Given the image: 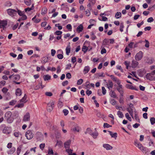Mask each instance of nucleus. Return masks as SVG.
I'll use <instances>...</instances> for the list:
<instances>
[{
	"mask_svg": "<svg viewBox=\"0 0 155 155\" xmlns=\"http://www.w3.org/2000/svg\"><path fill=\"white\" fill-rule=\"evenodd\" d=\"M21 20H25L27 19V16L24 14L23 15L21 16Z\"/></svg>",
	"mask_w": 155,
	"mask_h": 155,
	"instance_id": "60",
	"label": "nucleus"
},
{
	"mask_svg": "<svg viewBox=\"0 0 155 155\" xmlns=\"http://www.w3.org/2000/svg\"><path fill=\"white\" fill-rule=\"evenodd\" d=\"M18 25L19 24L18 23H16L15 25H14L12 27L13 30H15L18 27Z\"/></svg>",
	"mask_w": 155,
	"mask_h": 155,
	"instance_id": "53",
	"label": "nucleus"
},
{
	"mask_svg": "<svg viewBox=\"0 0 155 155\" xmlns=\"http://www.w3.org/2000/svg\"><path fill=\"white\" fill-rule=\"evenodd\" d=\"M111 77L113 80L115 81V82L117 84H120V83L121 82L120 80L114 77L113 75H111Z\"/></svg>",
	"mask_w": 155,
	"mask_h": 155,
	"instance_id": "24",
	"label": "nucleus"
},
{
	"mask_svg": "<svg viewBox=\"0 0 155 155\" xmlns=\"http://www.w3.org/2000/svg\"><path fill=\"white\" fill-rule=\"evenodd\" d=\"M119 101L120 103L121 104H124V101L123 98H120Z\"/></svg>",
	"mask_w": 155,
	"mask_h": 155,
	"instance_id": "63",
	"label": "nucleus"
},
{
	"mask_svg": "<svg viewBox=\"0 0 155 155\" xmlns=\"http://www.w3.org/2000/svg\"><path fill=\"white\" fill-rule=\"evenodd\" d=\"M103 147L107 150H111L113 148V147L107 144H103Z\"/></svg>",
	"mask_w": 155,
	"mask_h": 155,
	"instance_id": "21",
	"label": "nucleus"
},
{
	"mask_svg": "<svg viewBox=\"0 0 155 155\" xmlns=\"http://www.w3.org/2000/svg\"><path fill=\"white\" fill-rule=\"evenodd\" d=\"M109 44V39H105L103 41V44L104 45H108Z\"/></svg>",
	"mask_w": 155,
	"mask_h": 155,
	"instance_id": "32",
	"label": "nucleus"
},
{
	"mask_svg": "<svg viewBox=\"0 0 155 155\" xmlns=\"http://www.w3.org/2000/svg\"><path fill=\"white\" fill-rule=\"evenodd\" d=\"M60 52L61 54H59L57 55V57L59 59H62L63 57V52L61 50H59L58 51V52Z\"/></svg>",
	"mask_w": 155,
	"mask_h": 155,
	"instance_id": "16",
	"label": "nucleus"
},
{
	"mask_svg": "<svg viewBox=\"0 0 155 155\" xmlns=\"http://www.w3.org/2000/svg\"><path fill=\"white\" fill-rule=\"evenodd\" d=\"M85 86L86 87V89H88L91 88V87H94V84L93 83H91L90 84V83L89 82L87 81L85 83Z\"/></svg>",
	"mask_w": 155,
	"mask_h": 155,
	"instance_id": "13",
	"label": "nucleus"
},
{
	"mask_svg": "<svg viewBox=\"0 0 155 155\" xmlns=\"http://www.w3.org/2000/svg\"><path fill=\"white\" fill-rule=\"evenodd\" d=\"M51 77L48 74L44 75L43 76V78L45 81L51 79Z\"/></svg>",
	"mask_w": 155,
	"mask_h": 155,
	"instance_id": "34",
	"label": "nucleus"
},
{
	"mask_svg": "<svg viewBox=\"0 0 155 155\" xmlns=\"http://www.w3.org/2000/svg\"><path fill=\"white\" fill-rule=\"evenodd\" d=\"M83 29V25L81 24H80L79 25L77 28V31L78 33H80L82 31Z\"/></svg>",
	"mask_w": 155,
	"mask_h": 155,
	"instance_id": "18",
	"label": "nucleus"
},
{
	"mask_svg": "<svg viewBox=\"0 0 155 155\" xmlns=\"http://www.w3.org/2000/svg\"><path fill=\"white\" fill-rule=\"evenodd\" d=\"M108 88L109 89H111L113 87V84L112 82L109 81L108 83L107 84Z\"/></svg>",
	"mask_w": 155,
	"mask_h": 155,
	"instance_id": "36",
	"label": "nucleus"
},
{
	"mask_svg": "<svg viewBox=\"0 0 155 155\" xmlns=\"http://www.w3.org/2000/svg\"><path fill=\"white\" fill-rule=\"evenodd\" d=\"M36 16L35 15L34 17L32 19V20L34 21V22L35 23H38L39 22L41 21V19L39 18H36Z\"/></svg>",
	"mask_w": 155,
	"mask_h": 155,
	"instance_id": "28",
	"label": "nucleus"
},
{
	"mask_svg": "<svg viewBox=\"0 0 155 155\" xmlns=\"http://www.w3.org/2000/svg\"><path fill=\"white\" fill-rule=\"evenodd\" d=\"M90 42L87 41H86L84 43L82 48V51L84 53H86L88 50L90 51L92 49V47L90 46Z\"/></svg>",
	"mask_w": 155,
	"mask_h": 155,
	"instance_id": "1",
	"label": "nucleus"
},
{
	"mask_svg": "<svg viewBox=\"0 0 155 155\" xmlns=\"http://www.w3.org/2000/svg\"><path fill=\"white\" fill-rule=\"evenodd\" d=\"M102 93L103 95H105L106 93V90L104 87H102Z\"/></svg>",
	"mask_w": 155,
	"mask_h": 155,
	"instance_id": "55",
	"label": "nucleus"
},
{
	"mask_svg": "<svg viewBox=\"0 0 155 155\" xmlns=\"http://www.w3.org/2000/svg\"><path fill=\"white\" fill-rule=\"evenodd\" d=\"M117 114L118 116L120 118H122L124 116V115H123V114L122 112L120 111H118L117 112Z\"/></svg>",
	"mask_w": 155,
	"mask_h": 155,
	"instance_id": "39",
	"label": "nucleus"
},
{
	"mask_svg": "<svg viewBox=\"0 0 155 155\" xmlns=\"http://www.w3.org/2000/svg\"><path fill=\"white\" fill-rule=\"evenodd\" d=\"M54 107V103L52 101H50L47 104V109L48 111H52Z\"/></svg>",
	"mask_w": 155,
	"mask_h": 155,
	"instance_id": "7",
	"label": "nucleus"
},
{
	"mask_svg": "<svg viewBox=\"0 0 155 155\" xmlns=\"http://www.w3.org/2000/svg\"><path fill=\"white\" fill-rule=\"evenodd\" d=\"M91 135H92L94 138H96L98 136V133L97 132L94 133H91Z\"/></svg>",
	"mask_w": 155,
	"mask_h": 155,
	"instance_id": "54",
	"label": "nucleus"
},
{
	"mask_svg": "<svg viewBox=\"0 0 155 155\" xmlns=\"http://www.w3.org/2000/svg\"><path fill=\"white\" fill-rule=\"evenodd\" d=\"M6 82L5 81H2L0 82V88L4 86Z\"/></svg>",
	"mask_w": 155,
	"mask_h": 155,
	"instance_id": "47",
	"label": "nucleus"
},
{
	"mask_svg": "<svg viewBox=\"0 0 155 155\" xmlns=\"http://www.w3.org/2000/svg\"><path fill=\"white\" fill-rule=\"evenodd\" d=\"M128 106L127 108V110L129 112L130 115L132 117H133V109L134 108V105L131 103H130L128 105Z\"/></svg>",
	"mask_w": 155,
	"mask_h": 155,
	"instance_id": "4",
	"label": "nucleus"
},
{
	"mask_svg": "<svg viewBox=\"0 0 155 155\" xmlns=\"http://www.w3.org/2000/svg\"><path fill=\"white\" fill-rule=\"evenodd\" d=\"M45 146V143H42L40 145L39 147L41 149L43 150Z\"/></svg>",
	"mask_w": 155,
	"mask_h": 155,
	"instance_id": "56",
	"label": "nucleus"
},
{
	"mask_svg": "<svg viewBox=\"0 0 155 155\" xmlns=\"http://www.w3.org/2000/svg\"><path fill=\"white\" fill-rule=\"evenodd\" d=\"M15 151V147H12L8 151V154H13Z\"/></svg>",
	"mask_w": 155,
	"mask_h": 155,
	"instance_id": "27",
	"label": "nucleus"
},
{
	"mask_svg": "<svg viewBox=\"0 0 155 155\" xmlns=\"http://www.w3.org/2000/svg\"><path fill=\"white\" fill-rule=\"evenodd\" d=\"M150 120L151 124L152 125L154 124L155 123V118L154 117H151L150 118Z\"/></svg>",
	"mask_w": 155,
	"mask_h": 155,
	"instance_id": "44",
	"label": "nucleus"
},
{
	"mask_svg": "<svg viewBox=\"0 0 155 155\" xmlns=\"http://www.w3.org/2000/svg\"><path fill=\"white\" fill-rule=\"evenodd\" d=\"M143 55V52L141 51H139L135 55V59L137 61L140 60L142 58Z\"/></svg>",
	"mask_w": 155,
	"mask_h": 155,
	"instance_id": "9",
	"label": "nucleus"
},
{
	"mask_svg": "<svg viewBox=\"0 0 155 155\" xmlns=\"http://www.w3.org/2000/svg\"><path fill=\"white\" fill-rule=\"evenodd\" d=\"M24 106V103L21 102V103L18 104L16 105V107H18V108H21L22 107Z\"/></svg>",
	"mask_w": 155,
	"mask_h": 155,
	"instance_id": "51",
	"label": "nucleus"
},
{
	"mask_svg": "<svg viewBox=\"0 0 155 155\" xmlns=\"http://www.w3.org/2000/svg\"><path fill=\"white\" fill-rule=\"evenodd\" d=\"M110 103L112 105H115L116 104L117 101L114 99H113L111 100Z\"/></svg>",
	"mask_w": 155,
	"mask_h": 155,
	"instance_id": "45",
	"label": "nucleus"
},
{
	"mask_svg": "<svg viewBox=\"0 0 155 155\" xmlns=\"http://www.w3.org/2000/svg\"><path fill=\"white\" fill-rule=\"evenodd\" d=\"M39 56L37 54H34L32 56H31V58H39Z\"/></svg>",
	"mask_w": 155,
	"mask_h": 155,
	"instance_id": "58",
	"label": "nucleus"
},
{
	"mask_svg": "<svg viewBox=\"0 0 155 155\" xmlns=\"http://www.w3.org/2000/svg\"><path fill=\"white\" fill-rule=\"evenodd\" d=\"M25 136L28 139L30 140L33 137V134L31 130H28L25 133Z\"/></svg>",
	"mask_w": 155,
	"mask_h": 155,
	"instance_id": "6",
	"label": "nucleus"
},
{
	"mask_svg": "<svg viewBox=\"0 0 155 155\" xmlns=\"http://www.w3.org/2000/svg\"><path fill=\"white\" fill-rule=\"evenodd\" d=\"M7 12L8 15L12 17L15 16L17 13L16 10L12 9H8L7 10Z\"/></svg>",
	"mask_w": 155,
	"mask_h": 155,
	"instance_id": "5",
	"label": "nucleus"
},
{
	"mask_svg": "<svg viewBox=\"0 0 155 155\" xmlns=\"http://www.w3.org/2000/svg\"><path fill=\"white\" fill-rule=\"evenodd\" d=\"M110 134L111 135L112 137L114 138L115 139H116L117 137V134L116 133H113L111 131H109Z\"/></svg>",
	"mask_w": 155,
	"mask_h": 155,
	"instance_id": "33",
	"label": "nucleus"
},
{
	"mask_svg": "<svg viewBox=\"0 0 155 155\" xmlns=\"http://www.w3.org/2000/svg\"><path fill=\"white\" fill-rule=\"evenodd\" d=\"M124 64L126 66V68L127 69H128V67L129 66L130 63V62L127 61H125Z\"/></svg>",
	"mask_w": 155,
	"mask_h": 155,
	"instance_id": "43",
	"label": "nucleus"
},
{
	"mask_svg": "<svg viewBox=\"0 0 155 155\" xmlns=\"http://www.w3.org/2000/svg\"><path fill=\"white\" fill-rule=\"evenodd\" d=\"M34 7L33 6V5L31 8H28L25 9V12H27V11L29 12L31 11V10L34 9Z\"/></svg>",
	"mask_w": 155,
	"mask_h": 155,
	"instance_id": "40",
	"label": "nucleus"
},
{
	"mask_svg": "<svg viewBox=\"0 0 155 155\" xmlns=\"http://www.w3.org/2000/svg\"><path fill=\"white\" fill-rule=\"evenodd\" d=\"M110 96L113 98H115L117 97V95L115 92L112 90H111L110 92Z\"/></svg>",
	"mask_w": 155,
	"mask_h": 155,
	"instance_id": "29",
	"label": "nucleus"
},
{
	"mask_svg": "<svg viewBox=\"0 0 155 155\" xmlns=\"http://www.w3.org/2000/svg\"><path fill=\"white\" fill-rule=\"evenodd\" d=\"M8 89L5 87L2 89V91L4 94H6L8 91Z\"/></svg>",
	"mask_w": 155,
	"mask_h": 155,
	"instance_id": "50",
	"label": "nucleus"
},
{
	"mask_svg": "<svg viewBox=\"0 0 155 155\" xmlns=\"http://www.w3.org/2000/svg\"><path fill=\"white\" fill-rule=\"evenodd\" d=\"M7 25V21L5 20H0V28L4 29L5 26Z\"/></svg>",
	"mask_w": 155,
	"mask_h": 155,
	"instance_id": "10",
	"label": "nucleus"
},
{
	"mask_svg": "<svg viewBox=\"0 0 155 155\" xmlns=\"http://www.w3.org/2000/svg\"><path fill=\"white\" fill-rule=\"evenodd\" d=\"M155 74V70L151 73L147 74L146 76V78L147 79L150 81H155V76H154Z\"/></svg>",
	"mask_w": 155,
	"mask_h": 155,
	"instance_id": "3",
	"label": "nucleus"
},
{
	"mask_svg": "<svg viewBox=\"0 0 155 155\" xmlns=\"http://www.w3.org/2000/svg\"><path fill=\"white\" fill-rule=\"evenodd\" d=\"M136 147H138L140 150L142 151H144L145 150V148H144L140 143H138Z\"/></svg>",
	"mask_w": 155,
	"mask_h": 155,
	"instance_id": "20",
	"label": "nucleus"
},
{
	"mask_svg": "<svg viewBox=\"0 0 155 155\" xmlns=\"http://www.w3.org/2000/svg\"><path fill=\"white\" fill-rule=\"evenodd\" d=\"M83 82V80L82 79H80L78 81L77 84L78 85H81Z\"/></svg>",
	"mask_w": 155,
	"mask_h": 155,
	"instance_id": "52",
	"label": "nucleus"
},
{
	"mask_svg": "<svg viewBox=\"0 0 155 155\" xmlns=\"http://www.w3.org/2000/svg\"><path fill=\"white\" fill-rule=\"evenodd\" d=\"M59 25V24H55V26L56 27H57L58 28L59 30H60L62 29V26H60Z\"/></svg>",
	"mask_w": 155,
	"mask_h": 155,
	"instance_id": "61",
	"label": "nucleus"
},
{
	"mask_svg": "<svg viewBox=\"0 0 155 155\" xmlns=\"http://www.w3.org/2000/svg\"><path fill=\"white\" fill-rule=\"evenodd\" d=\"M24 2L25 4L27 5H30L31 4V0H24Z\"/></svg>",
	"mask_w": 155,
	"mask_h": 155,
	"instance_id": "37",
	"label": "nucleus"
},
{
	"mask_svg": "<svg viewBox=\"0 0 155 155\" xmlns=\"http://www.w3.org/2000/svg\"><path fill=\"white\" fill-rule=\"evenodd\" d=\"M138 64L139 63L137 61L133 60L132 61L131 66L133 68H136L137 67Z\"/></svg>",
	"mask_w": 155,
	"mask_h": 155,
	"instance_id": "17",
	"label": "nucleus"
},
{
	"mask_svg": "<svg viewBox=\"0 0 155 155\" xmlns=\"http://www.w3.org/2000/svg\"><path fill=\"white\" fill-rule=\"evenodd\" d=\"M90 69V68L89 66H87L85 67L83 70V72L84 73V74H86L89 71Z\"/></svg>",
	"mask_w": 155,
	"mask_h": 155,
	"instance_id": "30",
	"label": "nucleus"
},
{
	"mask_svg": "<svg viewBox=\"0 0 155 155\" xmlns=\"http://www.w3.org/2000/svg\"><path fill=\"white\" fill-rule=\"evenodd\" d=\"M80 130V128L78 126H76L72 129V130L74 132L76 131L78 132H79Z\"/></svg>",
	"mask_w": 155,
	"mask_h": 155,
	"instance_id": "35",
	"label": "nucleus"
},
{
	"mask_svg": "<svg viewBox=\"0 0 155 155\" xmlns=\"http://www.w3.org/2000/svg\"><path fill=\"white\" fill-rule=\"evenodd\" d=\"M62 33V32L60 31H57L55 32L54 33V34L55 35L57 36L55 37L57 40H58L61 38Z\"/></svg>",
	"mask_w": 155,
	"mask_h": 155,
	"instance_id": "8",
	"label": "nucleus"
},
{
	"mask_svg": "<svg viewBox=\"0 0 155 155\" xmlns=\"http://www.w3.org/2000/svg\"><path fill=\"white\" fill-rule=\"evenodd\" d=\"M5 118L8 123H12L14 120V118L12 116V112L10 111L7 112L5 114Z\"/></svg>",
	"mask_w": 155,
	"mask_h": 155,
	"instance_id": "2",
	"label": "nucleus"
},
{
	"mask_svg": "<svg viewBox=\"0 0 155 155\" xmlns=\"http://www.w3.org/2000/svg\"><path fill=\"white\" fill-rule=\"evenodd\" d=\"M16 103V101L14 100H13L9 102V104L13 106Z\"/></svg>",
	"mask_w": 155,
	"mask_h": 155,
	"instance_id": "49",
	"label": "nucleus"
},
{
	"mask_svg": "<svg viewBox=\"0 0 155 155\" xmlns=\"http://www.w3.org/2000/svg\"><path fill=\"white\" fill-rule=\"evenodd\" d=\"M87 133H88L90 134L91 135L92 133V130L90 128H87V130L85 132V134H86Z\"/></svg>",
	"mask_w": 155,
	"mask_h": 155,
	"instance_id": "46",
	"label": "nucleus"
},
{
	"mask_svg": "<svg viewBox=\"0 0 155 155\" xmlns=\"http://www.w3.org/2000/svg\"><path fill=\"white\" fill-rule=\"evenodd\" d=\"M71 143V140H69L64 143V147L66 148H68L69 147Z\"/></svg>",
	"mask_w": 155,
	"mask_h": 155,
	"instance_id": "19",
	"label": "nucleus"
},
{
	"mask_svg": "<svg viewBox=\"0 0 155 155\" xmlns=\"http://www.w3.org/2000/svg\"><path fill=\"white\" fill-rule=\"evenodd\" d=\"M20 78V76L18 74H16L13 76V80L14 82L18 81Z\"/></svg>",
	"mask_w": 155,
	"mask_h": 155,
	"instance_id": "15",
	"label": "nucleus"
},
{
	"mask_svg": "<svg viewBox=\"0 0 155 155\" xmlns=\"http://www.w3.org/2000/svg\"><path fill=\"white\" fill-rule=\"evenodd\" d=\"M67 28L70 31H71L72 26L71 24H68L66 26Z\"/></svg>",
	"mask_w": 155,
	"mask_h": 155,
	"instance_id": "62",
	"label": "nucleus"
},
{
	"mask_svg": "<svg viewBox=\"0 0 155 155\" xmlns=\"http://www.w3.org/2000/svg\"><path fill=\"white\" fill-rule=\"evenodd\" d=\"M27 98V96L25 94L24 97L21 99L20 100V102H22L23 103H25L27 102V100H26Z\"/></svg>",
	"mask_w": 155,
	"mask_h": 155,
	"instance_id": "31",
	"label": "nucleus"
},
{
	"mask_svg": "<svg viewBox=\"0 0 155 155\" xmlns=\"http://www.w3.org/2000/svg\"><path fill=\"white\" fill-rule=\"evenodd\" d=\"M104 128H105L106 127L107 128H109L110 127H112V126L110 124H108L107 123H104Z\"/></svg>",
	"mask_w": 155,
	"mask_h": 155,
	"instance_id": "48",
	"label": "nucleus"
},
{
	"mask_svg": "<svg viewBox=\"0 0 155 155\" xmlns=\"http://www.w3.org/2000/svg\"><path fill=\"white\" fill-rule=\"evenodd\" d=\"M66 149V151L68 153L69 155L70 154L72 153V150L70 149H69L68 148Z\"/></svg>",
	"mask_w": 155,
	"mask_h": 155,
	"instance_id": "59",
	"label": "nucleus"
},
{
	"mask_svg": "<svg viewBox=\"0 0 155 155\" xmlns=\"http://www.w3.org/2000/svg\"><path fill=\"white\" fill-rule=\"evenodd\" d=\"M17 10V12L20 16H21L24 14V12H22L18 9Z\"/></svg>",
	"mask_w": 155,
	"mask_h": 155,
	"instance_id": "42",
	"label": "nucleus"
},
{
	"mask_svg": "<svg viewBox=\"0 0 155 155\" xmlns=\"http://www.w3.org/2000/svg\"><path fill=\"white\" fill-rule=\"evenodd\" d=\"M21 91L20 88H17L15 91V94L17 96H20L21 94Z\"/></svg>",
	"mask_w": 155,
	"mask_h": 155,
	"instance_id": "22",
	"label": "nucleus"
},
{
	"mask_svg": "<svg viewBox=\"0 0 155 155\" xmlns=\"http://www.w3.org/2000/svg\"><path fill=\"white\" fill-rule=\"evenodd\" d=\"M71 47L70 45L67 46L66 48V54L67 55H68L71 51Z\"/></svg>",
	"mask_w": 155,
	"mask_h": 155,
	"instance_id": "26",
	"label": "nucleus"
},
{
	"mask_svg": "<svg viewBox=\"0 0 155 155\" xmlns=\"http://www.w3.org/2000/svg\"><path fill=\"white\" fill-rule=\"evenodd\" d=\"M47 12V9L46 7H43L41 10V14L42 15H44L46 14Z\"/></svg>",
	"mask_w": 155,
	"mask_h": 155,
	"instance_id": "23",
	"label": "nucleus"
},
{
	"mask_svg": "<svg viewBox=\"0 0 155 155\" xmlns=\"http://www.w3.org/2000/svg\"><path fill=\"white\" fill-rule=\"evenodd\" d=\"M117 89L120 94L121 96H123L124 91L122 85H120L117 86Z\"/></svg>",
	"mask_w": 155,
	"mask_h": 155,
	"instance_id": "11",
	"label": "nucleus"
},
{
	"mask_svg": "<svg viewBox=\"0 0 155 155\" xmlns=\"http://www.w3.org/2000/svg\"><path fill=\"white\" fill-rule=\"evenodd\" d=\"M125 86L127 88L133 90H137V89L135 86H134L131 84H127Z\"/></svg>",
	"mask_w": 155,
	"mask_h": 155,
	"instance_id": "14",
	"label": "nucleus"
},
{
	"mask_svg": "<svg viewBox=\"0 0 155 155\" xmlns=\"http://www.w3.org/2000/svg\"><path fill=\"white\" fill-rule=\"evenodd\" d=\"M56 53V51L54 49H52L51 50V55L52 56H54Z\"/></svg>",
	"mask_w": 155,
	"mask_h": 155,
	"instance_id": "64",
	"label": "nucleus"
},
{
	"mask_svg": "<svg viewBox=\"0 0 155 155\" xmlns=\"http://www.w3.org/2000/svg\"><path fill=\"white\" fill-rule=\"evenodd\" d=\"M121 14L120 12H117L115 14V17L116 18L118 19L120 18L121 17Z\"/></svg>",
	"mask_w": 155,
	"mask_h": 155,
	"instance_id": "38",
	"label": "nucleus"
},
{
	"mask_svg": "<svg viewBox=\"0 0 155 155\" xmlns=\"http://www.w3.org/2000/svg\"><path fill=\"white\" fill-rule=\"evenodd\" d=\"M134 45V42H130L129 44H128V47L130 48H132L133 47V46Z\"/></svg>",
	"mask_w": 155,
	"mask_h": 155,
	"instance_id": "57",
	"label": "nucleus"
},
{
	"mask_svg": "<svg viewBox=\"0 0 155 155\" xmlns=\"http://www.w3.org/2000/svg\"><path fill=\"white\" fill-rule=\"evenodd\" d=\"M48 57H44L41 59V62L42 63L45 64L48 61Z\"/></svg>",
	"mask_w": 155,
	"mask_h": 155,
	"instance_id": "25",
	"label": "nucleus"
},
{
	"mask_svg": "<svg viewBox=\"0 0 155 155\" xmlns=\"http://www.w3.org/2000/svg\"><path fill=\"white\" fill-rule=\"evenodd\" d=\"M125 116L127 119L128 120L130 121L131 120V117L129 115V114L127 113H126L125 114Z\"/></svg>",
	"mask_w": 155,
	"mask_h": 155,
	"instance_id": "41",
	"label": "nucleus"
},
{
	"mask_svg": "<svg viewBox=\"0 0 155 155\" xmlns=\"http://www.w3.org/2000/svg\"><path fill=\"white\" fill-rule=\"evenodd\" d=\"M30 120V115L29 113H27L24 116L23 121L24 122L28 121Z\"/></svg>",
	"mask_w": 155,
	"mask_h": 155,
	"instance_id": "12",
	"label": "nucleus"
}]
</instances>
